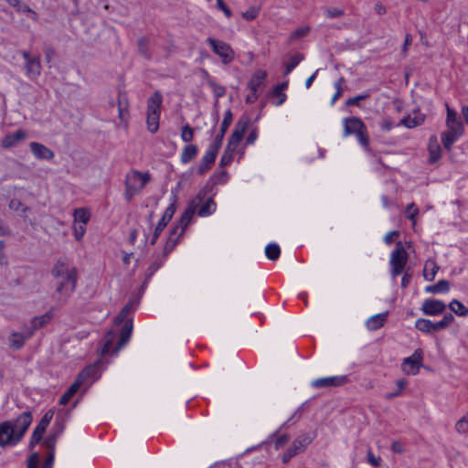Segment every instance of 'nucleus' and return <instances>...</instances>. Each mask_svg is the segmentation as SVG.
<instances>
[{"label":"nucleus","mask_w":468,"mask_h":468,"mask_svg":"<svg viewBox=\"0 0 468 468\" xmlns=\"http://www.w3.org/2000/svg\"><path fill=\"white\" fill-rule=\"evenodd\" d=\"M30 411L19 415L14 422L10 420L0 423V447L16 445L21 441L32 422Z\"/></svg>","instance_id":"f257e3e1"},{"label":"nucleus","mask_w":468,"mask_h":468,"mask_svg":"<svg viewBox=\"0 0 468 468\" xmlns=\"http://www.w3.org/2000/svg\"><path fill=\"white\" fill-rule=\"evenodd\" d=\"M52 275L58 281L57 292L66 296L69 295L76 288L77 269L67 262L58 261L52 269Z\"/></svg>","instance_id":"f03ea898"},{"label":"nucleus","mask_w":468,"mask_h":468,"mask_svg":"<svg viewBox=\"0 0 468 468\" xmlns=\"http://www.w3.org/2000/svg\"><path fill=\"white\" fill-rule=\"evenodd\" d=\"M150 179L151 176L148 172L130 171L125 176L124 198L127 201H131L135 196L140 194Z\"/></svg>","instance_id":"7ed1b4c3"},{"label":"nucleus","mask_w":468,"mask_h":468,"mask_svg":"<svg viewBox=\"0 0 468 468\" xmlns=\"http://www.w3.org/2000/svg\"><path fill=\"white\" fill-rule=\"evenodd\" d=\"M163 96L160 91H154L147 100L146 124L151 133H157L161 116Z\"/></svg>","instance_id":"20e7f679"},{"label":"nucleus","mask_w":468,"mask_h":468,"mask_svg":"<svg viewBox=\"0 0 468 468\" xmlns=\"http://www.w3.org/2000/svg\"><path fill=\"white\" fill-rule=\"evenodd\" d=\"M344 124V136H349L355 134L365 148L369 145V138L367 135V127L364 122L357 117L345 118L343 121Z\"/></svg>","instance_id":"39448f33"},{"label":"nucleus","mask_w":468,"mask_h":468,"mask_svg":"<svg viewBox=\"0 0 468 468\" xmlns=\"http://www.w3.org/2000/svg\"><path fill=\"white\" fill-rule=\"evenodd\" d=\"M408 252L401 241L397 242L395 250L390 254V274L393 278L401 274L408 262Z\"/></svg>","instance_id":"423d86ee"},{"label":"nucleus","mask_w":468,"mask_h":468,"mask_svg":"<svg viewBox=\"0 0 468 468\" xmlns=\"http://www.w3.org/2000/svg\"><path fill=\"white\" fill-rule=\"evenodd\" d=\"M206 195H207L206 191L205 190H201L189 202L186 209L185 210V212L183 213V215L180 218L179 227L175 228V229L171 232V235H174L177 231L178 229H180L179 235H181L184 232L186 228L190 223L194 214L197 210L200 203L205 199Z\"/></svg>","instance_id":"0eeeda50"},{"label":"nucleus","mask_w":468,"mask_h":468,"mask_svg":"<svg viewBox=\"0 0 468 468\" xmlns=\"http://www.w3.org/2000/svg\"><path fill=\"white\" fill-rule=\"evenodd\" d=\"M96 368L93 366L85 367L76 378L67 391L60 397L59 404L66 405L71 398L78 392L81 385L94 374Z\"/></svg>","instance_id":"6e6552de"},{"label":"nucleus","mask_w":468,"mask_h":468,"mask_svg":"<svg viewBox=\"0 0 468 468\" xmlns=\"http://www.w3.org/2000/svg\"><path fill=\"white\" fill-rule=\"evenodd\" d=\"M206 41L211 47L212 51L220 58L223 64L228 65L234 60L235 52L229 44L213 37H207Z\"/></svg>","instance_id":"1a4fd4ad"},{"label":"nucleus","mask_w":468,"mask_h":468,"mask_svg":"<svg viewBox=\"0 0 468 468\" xmlns=\"http://www.w3.org/2000/svg\"><path fill=\"white\" fill-rule=\"evenodd\" d=\"M21 55L25 59L26 75L30 80H37L42 70L40 58L38 56H31L29 51L27 50H23Z\"/></svg>","instance_id":"9d476101"},{"label":"nucleus","mask_w":468,"mask_h":468,"mask_svg":"<svg viewBox=\"0 0 468 468\" xmlns=\"http://www.w3.org/2000/svg\"><path fill=\"white\" fill-rule=\"evenodd\" d=\"M249 123L250 120L248 117H242L237 122L227 145L229 146V149L237 150L240 141L242 140L245 134Z\"/></svg>","instance_id":"9b49d317"},{"label":"nucleus","mask_w":468,"mask_h":468,"mask_svg":"<svg viewBox=\"0 0 468 468\" xmlns=\"http://www.w3.org/2000/svg\"><path fill=\"white\" fill-rule=\"evenodd\" d=\"M422 363V352L417 349L410 356L404 358L402 370L408 375H416L420 371Z\"/></svg>","instance_id":"f8f14e48"},{"label":"nucleus","mask_w":468,"mask_h":468,"mask_svg":"<svg viewBox=\"0 0 468 468\" xmlns=\"http://www.w3.org/2000/svg\"><path fill=\"white\" fill-rule=\"evenodd\" d=\"M447 117H446V127L449 132L456 135H463V125L460 118L457 116V112L446 104Z\"/></svg>","instance_id":"ddd939ff"},{"label":"nucleus","mask_w":468,"mask_h":468,"mask_svg":"<svg viewBox=\"0 0 468 468\" xmlns=\"http://www.w3.org/2000/svg\"><path fill=\"white\" fill-rule=\"evenodd\" d=\"M446 304L437 299H426L423 301L420 310L425 315H439L444 313Z\"/></svg>","instance_id":"4468645a"},{"label":"nucleus","mask_w":468,"mask_h":468,"mask_svg":"<svg viewBox=\"0 0 468 468\" xmlns=\"http://www.w3.org/2000/svg\"><path fill=\"white\" fill-rule=\"evenodd\" d=\"M53 417V411L48 410L40 420L39 423L35 428L31 440H30V446L34 447L36 444L39 442L41 440L45 431L47 430L51 419Z\"/></svg>","instance_id":"2eb2a0df"},{"label":"nucleus","mask_w":468,"mask_h":468,"mask_svg":"<svg viewBox=\"0 0 468 468\" xmlns=\"http://www.w3.org/2000/svg\"><path fill=\"white\" fill-rule=\"evenodd\" d=\"M219 151V148L210 144L208 146V149L207 150L206 154L202 157L200 164L197 168V173L199 175H204L206 172H207L211 166L214 165L216 157L218 155V153Z\"/></svg>","instance_id":"dca6fc26"},{"label":"nucleus","mask_w":468,"mask_h":468,"mask_svg":"<svg viewBox=\"0 0 468 468\" xmlns=\"http://www.w3.org/2000/svg\"><path fill=\"white\" fill-rule=\"evenodd\" d=\"M347 381L346 376H334L317 378L312 382V386L316 388L339 387L345 385Z\"/></svg>","instance_id":"f3484780"},{"label":"nucleus","mask_w":468,"mask_h":468,"mask_svg":"<svg viewBox=\"0 0 468 468\" xmlns=\"http://www.w3.org/2000/svg\"><path fill=\"white\" fill-rule=\"evenodd\" d=\"M29 148L33 155L38 160H52L55 156L51 149L37 142H31Z\"/></svg>","instance_id":"a211bd4d"},{"label":"nucleus","mask_w":468,"mask_h":468,"mask_svg":"<svg viewBox=\"0 0 468 468\" xmlns=\"http://www.w3.org/2000/svg\"><path fill=\"white\" fill-rule=\"evenodd\" d=\"M175 212H176V205L173 203L165 209L163 217L159 220V222L154 229V236H153V239L151 241L152 244L155 243L158 236L163 231V229L165 228V226L170 221V219L173 218Z\"/></svg>","instance_id":"6ab92c4d"},{"label":"nucleus","mask_w":468,"mask_h":468,"mask_svg":"<svg viewBox=\"0 0 468 468\" xmlns=\"http://www.w3.org/2000/svg\"><path fill=\"white\" fill-rule=\"evenodd\" d=\"M27 137V133L24 130H17L15 133H7L1 141L3 148H11L16 146L23 142Z\"/></svg>","instance_id":"aec40b11"},{"label":"nucleus","mask_w":468,"mask_h":468,"mask_svg":"<svg viewBox=\"0 0 468 468\" xmlns=\"http://www.w3.org/2000/svg\"><path fill=\"white\" fill-rule=\"evenodd\" d=\"M232 117H233V115H232L231 111L227 110L224 113V119L222 121L219 133L216 135L213 143L211 144L212 145L220 149L225 133L228 131L229 125L231 124Z\"/></svg>","instance_id":"412c9836"},{"label":"nucleus","mask_w":468,"mask_h":468,"mask_svg":"<svg viewBox=\"0 0 468 468\" xmlns=\"http://www.w3.org/2000/svg\"><path fill=\"white\" fill-rule=\"evenodd\" d=\"M425 121V114L420 110H415L408 116L404 117L400 123L409 129L421 125Z\"/></svg>","instance_id":"4be33fe9"},{"label":"nucleus","mask_w":468,"mask_h":468,"mask_svg":"<svg viewBox=\"0 0 468 468\" xmlns=\"http://www.w3.org/2000/svg\"><path fill=\"white\" fill-rule=\"evenodd\" d=\"M267 77V73L263 69L256 70L251 76L248 87L251 91H257L263 86L264 80Z\"/></svg>","instance_id":"5701e85b"},{"label":"nucleus","mask_w":468,"mask_h":468,"mask_svg":"<svg viewBox=\"0 0 468 468\" xmlns=\"http://www.w3.org/2000/svg\"><path fill=\"white\" fill-rule=\"evenodd\" d=\"M388 314V312H384L381 314H375L368 318L366 322L367 329L374 331L381 328L387 322Z\"/></svg>","instance_id":"b1692460"},{"label":"nucleus","mask_w":468,"mask_h":468,"mask_svg":"<svg viewBox=\"0 0 468 468\" xmlns=\"http://www.w3.org/2000/svg\"><path fill=\"white\" fill-rule=\"evenodd\" d=\"M428 151H429V161L430 163H436L441 158V149L439 144V142L436 138V136L432 135L429 139V145H428Z\"/></svg>","instance_id":"393cba45"},{"label":"nucleus","mask_w":468,"mask_h":468,"mask_svg":"<svg viewBox=\"0 0 468 468\" xmlns=\"http://www.w3.org/2000/svg\"><path fill=\"white\" fill-rule=\"evenodd\" d=\"M33 331H28L25 335L20 333H12L9 336V343L11 347L14 349H20L24 344L26 339H28L32 336Z\"/></svg>","instance_id":"a878e982"},{"label":"nucleus","mask_w":468,"mask_h":468,"mask_svg":"<svg viewBox=\"0 0 468 468\" xmlns=\"http://www.w3.org/2000/svg\"><path fill=\"white\" fill-rule=\"evenodd\" d=\"M116 340V334L113 331H109L103 339V346L101 348V355L116 354V346L113 347V343Z\"/></svg>","instance_id":"bb28decb"},{"label":"nucleus","mask_w":468,"mask_h":468,"mask_svg":"<svg viewBox=\"0 0 468 468\" xmlns=\"http://www.w3.org/2000/svg\"><path fill=\"white\" fill-rule=\"evenodd\" d=\"M198 148L195 144H188L184 146L181 154L180 161L182 164H187L192 161L197 154Z\"/></svg>","instance_id":"cd10ccee"},{"label":"nucleus","mask_w":468,"mask_h":468,"mask_svg":"<svg viewBox=\"0 0 468 468\" xmlns=\"http://www.w3.org/2000/svg\"><path fill=\"white\" fill-rule=\"evenodd\" d=\"M439 270V266L433 260L426 261L423 268V277L426 281L431 282L434 280Z\"/></svg>","instance_id":"c85d7f7f"},{"label":"nucleus","mask_w":468,"mask_h":468,"mask_svg":"<svg viewBox=\"0 0 468 468\" xmlns=\"http://www.w3.org/2000/svg\"><path fill=\"white\" fill-rule=\"evenodd\" d=\"M133 331V323L128 321L124 324L118 345L116 346V352H118L130 339Z\"/></svg>","instance_id":"c756f323"},{"label":"nucleus","mask_w":468,"mask_h":468,"mask_svg":"<svg viewBox=\"0 0 468 468\" xmlns=\"http://www.w3.org/2000/svg\"><path fill=\"white\" fill-rule=\"evenodd\" d=\"M450 283L446 280H440L436 284L429 285L425 288V292L432 294L448 292Z\"/></svg>","instance_id":"7c9ffc66"},{"label":"nucleus","mask_w":468,"mask_h":468,"mask_svg":"<svg viewBox=\"0 0 468 468\" xmlns=\"http://www.w3.org/2000/svg\"><path fill=\"white\" fill-rule=\"evenodd\" d=\"M217 205L211 197H208L197 210L199 217H207L216 211Z\"/></svg>","instance_id":"2f4dec72"},{"label":"nucleus","mask_w":468,"mask_h":468,"mask_svg":"<svg viewBox=\"0 0 468 468\" xmlns=\"http://www.w3.org/2000/svg\"><path fill=\"white\" fill-rule=\"evenodd\" d=\"M52 317H53V314L51 312H48V313L44 314L43 315L34 317L31 321V326H32L31 331L34 332L35 330H37V329L45 326L47 324H48L51 321Z\"/></svg>","instance_id":"473e14b6"},{"label":"nucleus","mask_w":468,"mask_h":468,"mask_svg":"<svg viewBox=\"0 0 468 468\" xmlns=\"http://www.w3.org/2000/svg\"><path fill=\"white\" fill-rule=\"evenodd\" d=\"M312 438L306 434L298 436L292 442V447L298 452H302L311 443Z\"/></svg>","instance_id":"72a5a7b5"},{"label":"nucleus","mask_w":468,"mask_h":468,"mask_svg":"<svg viewBox=\"0 0 468 468\" xmlns=\"http://www.w3.org/2000/svg\"><path fill=\"white\" fill-rule=\"evenodd\" d=\"M73 217H74V222L73 223L86 225L89 222L90 218V211L88 209L83 208V207H80V208H76L74 210Z\"/></svg>","instance_id":"f704fd0d"},{"label":"nucleus","mask_w":468,"mask_h":468,"mask_svg":"<svg viewBox=\"0 0 468 468\" xmlns=\"http://www.w3.org/2000/svg\"><path fill=\"white\" fill-rule=\"evenodd\" d=\"M449 308L458 316L465 317L468 315V308L456 299L449 303Z\"/></svg>","instance_id":"c9c22d12"},{"label":"nucleus","mask_w":468,"mask_h":468,"mask_svg":"<svg viewBox=\"0 0 468 468\" xmlns=\"http://www.w3.org/2000/svg\"><path fill=\"white\" fill-rule=\"evenodd\" d=\"M454 320V317L452 314H444L443 318L436 323H433L432 333L441 331L447 328Z\"/></svg>","instance_id":"e433bc0d"},{"label":"nucleus","mask_w":468,"mask_h":468,"mask_svg":"<svg viewBox=\"0 0 468 468\" xmlns=\"http://www.w3.org/2000/svg\"><path fill=\"white\" fill-rule=\"evenodd\" d=\"M454 320V317L452 314H444L443 318L436 323H433L432 333L441 331L447 328Z\"/></svg>","instance_id":"4c0bfd02"},{"label":"nucleus","mask_w":468,"mask_h":468,"mask_svg":"<svg viewBox=\"0 0 468 468\" xmlns=\"http://www.w3.org/2000/svg\"><path fill=\"white\" fill-rule=\"evenodd\" d=\"M454 320V317L452 314H444L443 318L436 323H433L432 333L441 331L447 328Z\"/></svg>","instance_id":"58836bf2"},{"label":"nucleus","mask_w":468,"mask_h":468,"mask_svg":"<svg viewBox=\"0 0 468 468\" xmlns=\"http://www.w3.org/2000/svg\"><path fill=\"white\" fill-rule=\"evenodd\" d=\"M462 135H456L454 133H452V132H449V131H444L441 133V143L443 144V146L447 149V150H450L452 145L453 144V143L459 138L461 137Z\"/></svg>","instance_id":"ea45409f"},{"label":"nucleus","mask_w":468,"mask_h":468,"mask_svg":"<svg viewBox=\"0 0 468 468\" xmlns=\"http://www.w3.org/2000/svg\"><path fill=\"white\" fill-rule=\"evenodd\" d=\"M432 326H433V322H431L429 319L420 318L415 322V327L422 333H426V334L432 333Z\"/></svg>","instance_id":"a19ab883"},{"label":"nucleus","mask_w":468,"mask_h":468,"mask_svg":"<svg viewBox=\"0 0 468 468\" xmlns=\"http://www.w3.org/2000/svg\"><path fill=\"white\" fill-rule=\"evenodd\" d=\"M281 254V249L276 243L268 244L265 248V255L271 261H276Z\"/></svg>","instance_id":"79ce46f5"},{"label":"nucleus","mask_w":468,"mask_h":468,"mask_svg":"<svg viewBox=\"0 0 468 468\" xmlns=\"http://www.w3.org/2000/svg\"><path fill=\"white\" fill-rule=\"evenodd\" d=\"M303 59V56L301 54H295L292 56L290 60L287 62L285 67L284 75H288L292 71V69Z\"/></svg>","instance_id":"37998d69"},{"label":"nucleus","mask_w":468,"mask_h":468,"mask_svg":"<svg viewBox=\"0 0 468 468\" xmlns=\"http://www.w3.org/2000/svg\"><path fill=\"white\" fill-rule=\"evenodd\" d=\"M286 88V84H279L273 90V96L277 97L279 101L276 102L277 106L282 105L286 100V94L283 90Z\"/></svg>","instance_id":"c03bdc74"},{"label":"nucleus","mask_w":468,"mask_h":468,"mask_svg":"<svg viewBox=\"0 0 468 468\" xmlns=\"http://www.w3.org/2000/svg\"><path fill=\"white\" fill-rule=\"evenodd\" d=\"M181 139L185 143H190L194 139V130L188 124L182 127Z\"/></svg>","instance_id":"a18cd8bd"},{"label":"nucleus","mask_w":468,"mask_h":468,"mask_svg":"<svg viewBox=\"0 0 468 468\" xmlns=\"http://www.w3.org/2000/svg\"><path fill=\"white\" fill-rule=\"evenodd\" d=\"M236 152L235 149H229V146L226 147L223 155L220 159V165L226 166L229 165L233 159V154Z\"/></svg>","instance_id":"49530a36"},{"label":"nucleus","mask_w":468,"mask_h":468,"mask_svg":"<svg viewBox=\"0 0 468 468\" xmlns=\"http://www.w3.org/2000/svg\"><path fill=\"white\" fill-rule=\"evenodd\" d=\"M207 83L211 87L212 91L217 98H220L225 95L226 89L223 86L218 84L214 80H208Z\"/></svg>","instance_id":"de8ad7c7"},{"label":"nucleus","mask_w":468,"mask_h":468,"mask_svg":"<svg viewBox=\"0 0 468 468\" xmlns=\"http://www.w3.org/2000/svg\"><path fill=\"white\" fill-rule=\"evenodd\" d=\"M86 227L84 224L73 223V235L76 240L80 241L84 237Z\"/></svg>","instance_id":"09e8293b"},{"label":"nucleus","mask_w":468,"mask_h":468,"mask_svg":"<svg viewBox=\"0 0 468 468\" xmlns=\"http://www.w3.org/2000/svg\"><path fill=\"white\" fill-rule=\"evenodd\" d=\"M418 213H419V208L414 203H410V205L407 206V207H406L407 218H409L412 221L413 225H415V223H416L415 218L418 215Z\"/></svg>","instance_id":"8fccbe9b"},{"label":"nucleus","mask_w":468,"mask_h":468,"mask_svg":"<svg viewBox=\"0 0 468 468\" xmlns=\"http://www.w3.org/2000/svg\"><path fill=\"white\" fill-rule=\"evenodd\" d=\"M396 385L398 387V390L396 391V394H385V396H384L385 399H392L396 397H399L402 393L403 389L405 388V387L407 385V381L404 379H399V380H397Z\"/></svg>","instance_id":"3c124183"},{"label":"nucleus","mask_w":468,"mask_h":468,"mask_svg":"<svg viewBox=\"0 0 468 468\" xmlns=\"http://www.w3.org/2000/svg\"><path fill=\"white\" fill-rule=\"evenodd\" d=\"M260 9L256 6H250L241 14L242 17L248 21L254 20L259 15Z\"/></svg>","instance_id":"603ef678"},{"label":"nucleus","mask_w":468,"mask_h":468,"mask_svg":"<svg viewBox=\"0 0 468 468\" xmlns=\"http://www.w3.org/2000/svg\"><path fill=\"white\" fill-rule=\"evenodd\" d=\"M367 461L373 467H378L380 465L381 458L379 456H376L372 450L368 448L367 452Z\"/></svg>","instance_id":"864d4df0"},{"label":"nucleus","mask_w":468,"mask_h":468,"mask_svg":"<svg viewBox=\"0 0 468 468\" xmlns=\"http://www.w3.org/2000/svg\"><path fill=\"white\" fill-rule=\"evenodd\" d=\"M455 431L458 433H465L468 431V420L464 416L456 422Z\"/></svg>","instance_id":"5fc2aeb1"},{"label":"nucleus","mask_w":468,"mask_h":468,"mask_svg":"<svg viewBox=\"0 0 468 468\" xmlns=\"http://www.w3.org/2000/svg\"><path fill=\"white\" fill-rule=\"evenodd\" d=\"M290 437L286 434L278 437L274 441V448L279 450L288 443Z\"/></svg>","instance_id":"6e6d98bb"},{"label":"nucleus","mask_w":468,"mask_h":468,"mask_svg":"<svg viewBox=\"0 0 468 468\" xmlns=\"http://www.w3.org/2000/svg\"><path fill=\"white\" fill-rule=\"evenodd\" d=\"M368 97H369V95L367 93L360 94V95H357L356 97L348 99L346 101V104L347 106L358 105L359 104V101L366 100Z\"/></svg>","instance_id":"4d7b16f0"},{"label":"nucleus","mask_w":468,"mask_h":468,"mask_svg":"<svg viewBox=\"0 0 468 468\" xmlns=\"http://www.w3.org/2000/svg\"><path fill=\"white\" fill-rule=\"evenodd\" d=\"M118 112H119V118H120L121 122H126L127 119H128L129 112H128V109L126 106L122 105L121 101H119Z\"/></svg>","instance_id":"13d9d810"},{"label":"nucleus","mask_w":468,"mask_h":468,"mask_svg":"<svg viewBox=\"0 0 468 468\" xmlns=\"http://www.w3.org/2000/svg\"><path fill=\"white\" fill-rule=\"evenodd\" d=\"M217 8L221 10L228 18L232 15L231 10L225 5L223 0H217Z\"/></svg>","instance_id":"bf43d9fd"},{"label":"nucleus","mask_w":468,"mask_h":468,"mask_svg":"<svg viewBox=\"0 0 468 468\" xmlns=\"http://www.w3.org/2000/svg\"><path fill=\"white\" fill-rule=\"evenodd\" d=\"M296 454H298V452L291 446L286 451V452H284L283 455L282 456V463H288L291 460V458H292Z\"/></svg>","instance_id":"052dcab7"},{"label":"nucleus","mask_w":468,"mask_h":468,"mask_svg":"<svg viewBox=\"0 0 468 468\" xmlns=\"http://www.w3.org/2000/svg\"><path fill=\"white\" fill-rule=\"evenodd\" d=\"M38 462H39L38 455L37 453L31 454L27 460V468H37Z\"/></svg>","instance_id":"680f3d73"},{"label":"nucleus","mask_w":468,"mask_h":468,"mask_svg":"<svg viewBox=\"0 0 468 468\" xmlns=\"http://www.w3.org/2000/svg\"><path fill=\"white\" fill-rule=\"evenodd\" d=\"M344 11L339 8H330L327 9L325 12V15L327 17L334 18V17H339L343 16Z\"/></svg>","instance_id":"e2e57ef3"},{"label":"nucleus","mask_w":468,"mask_h":468,"mask_svg":"<svg viewBox=\"0 0 468 468\" xmlns=\"http://www.w3.org/2000/svg\"><path fill=\"white\" fill-rule=\"evenodd\" d=\"M139 51L145 58H150V55L147 52L146 40H144V39L139 40Z\"/></svg>","instance_id":"0e129e2a"},{"label":"nucleus","mask_w":468,"mask_h":468,"mask_svg":"<svg viewBox=\"0 0 468 468\" xmlns=\"http://www.w3.org/2000/svg\"><path fill=\"white\" fill-rule=\"evenodd\" d=\"M391 451L396 453H402L404 452V446L400 441H393L391 444Z\"/></svg>","instance_id":"69168bd1"},{"label":"nucleus","mask_w":468,"mask_h":468,"mask_svg":"<svg viewBox=\"0 0 468 468\" xmlns=\"http://www.w3.org/2000/svg\"><path fill=\"white\" fill-rule=\"evenodd\" d=\"M129 305H125L122 311L120 312V314H118V316L116 317V322L117 323H121L122 322V320L126 317L127 314L129 313Z\"/></svg>","instance_id":"338daca9"},{"label":"nucleus","mask_w":468,"mask_h":468,"mask_svg":"<svg viewBox=\"0 0 468 468\" xmlns=\"http://www.w3.org/2000/svg\"><path fill=\"white\" fill-rule=\"evenodd\" d=\"M308 32H309V28L308 27H300V28L296 29L292 33V37H302L306 36Z\"/></svg>","instance_id":"774afa93"}]
</instances>
